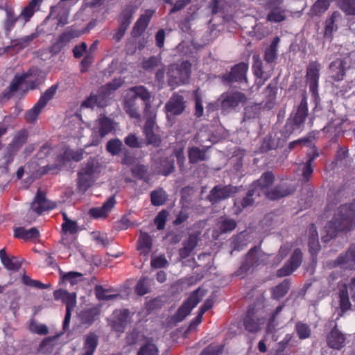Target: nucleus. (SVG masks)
<instances>
[{"label": "nucleus", "mask_w": 355, "mask_h": 355, "mask_svg": "<svg viewBox=\"0 0 355 355\" xmlns=\"http://www.w3.org/2000/svg\"><path fill=\"white\" fill-rule=\"evenodd\" d=\"M355 228V200L350 204L342 205L334 211V216L325 226L324 242L336 237L340 232H348Z\"/></svg>", "instance_id": "obj_1"}, {"label": "nucleus", "mask_w": 355, "mask_h": 355, "mask_svg": "<svg viewBox=\"0 0 355 355\" xmlns=\"http://www.w3.org/2000/svg\"><path fill=\"white\" fill-rule=\"evenodd\" d=\"M309 114L307 96L303 95L301 102L288 118L283 129L285 137L293 133H300L304 128L305 121Z\"/></svg>", "instance_id": "obj_2"}, {"label": "nucleus", "mask_w": 355, "mask_h": 355, "mask_svg": "<svg viewBox=\"0 0 355 355\" xmlns=\"http://www.w3.org/2000/svg\"><path fill=\"white\" fill-rule=\"evenodd\" d=\"M191 73V64L188 61L173 64L169 66L167 72L168 83L173 87L184 85L189 82Z\"/></svg>", "instance_id": "obj_3"}, {"label": "nucleus", "mask_w": 355, "mask_h": 355, "mask_svg": "<svg viewBox=\"0 0 355 355\" xmlns=\"http://www.w3.org/2000/svg\"><path fill=\"white\" fill-rule=\"evenodd\" d=\"M98 163L89 159L78 172L77 187L79 191L85 192L89 189L97 178Z\"/></svg>", "instance_id": "obj_4"}, {"label": "nucleus", "mask_w": 355, "mask_h": 355, "mask_svg": "<svg viewBox=\"0 0 355 355\" xmlns=\"http://www.w3.org/2000/svg\"><path fill=\"white\" fill-rule=\"evenodd\" d=\"M58 89V85L54 84L42 94L37 102L25 114L24 119L28 123H33L37 120L38 116L42 110L55 96Z\"/></svg>", "instance_id": "obj_5"}, {"label": "nucleus", "mask_w": 355, "mask_h": 355, "mask_svg": "<svg viewBox=\"0 0 355 355\" xmlns=\"http://www.w3.org/2000/svg\"><path fill=\"white\" fill-rule=\"evenodd\" d=\"M97 123L98 126L92 129L90 146H97L101 140L114 129L112 120L105 115H101Z\"/></svg>", "instance_id": "obj_6"}, {"label": "nucleus", "mask_w": 355, "mask_h": 355, "mask_svg": "<svg viewBox=\"0 0 355 355\" xmlns=\"http://www.w3.org/2000/svg\"><path fill=\"white\" fill-rule=\"evenodd\" d=\"M245 101L243 93L238 91H230L223 93L220 98V106L223 112L229 113L234 110L239 105Z\"/></svg>", "instance_id": "obj_7"}, {"label": "nucleus", "mask_w": 355, "mask_h": 355, "mask_svg": "<svg viewBox=\"0 0 355 355\" xmlns=\"http://www.w3.org/2000/svg\"><path fill=\"white\" fill-rule=\"evenodd\" d=\"M248 71V64L244 62L234 65L230 72H227L221 76L222 82L225 84L234 83H247L246 73Z\"/></svg>", "instance_id": "obj_8"}, {"label": "nucleus", "mask_w": 355, "mask_h": 355, "mask_svg": "<svg viewBox=\"0 0 355 355\" xmlns=\"http://www.w3.org/2000/svg\"><path fill=\"white\" fill-rule=\"evenodd\" d=\"M303 254L300 248L295 249L289 259L277 270V277H284L290 275L301 266Z\"/></svg>", "instance_id": "obj_9"}, {"label": "nucleus", "mask_w": 355, "mask_h": 355, "mask_svg": "<svg viewBox=\"0 0 355 355\" xmlns=\"http://www.w3.org/2000/svg\"><path fill=\"white\" fill-rule=\"evenodd\" d=\"M123 82L120 79H114L105 85L101 86L94 95L96 98L97 107H104L107 106L110 95L122 85Z\"/></svg>", "instance_id": "obj_10"}, {"label": "nucleus", "mask_w": 355, "mask_h": 355, "mask_svg": "<svg viewBox=\"0 0 355 355\" xmlns=\"http://www.w3.org/2000/svg\"><path fill=\"white\" fill-rule=\"evenodd\" d=\"M320 67V64L317 61H310L306 67V82L309 84V91L313 96L318 94Z\"/></svg>", "instance_id": "obj_11"}, {"label": "nucleus", "mask_w": 355, "mask_h": 355, "mask_svg": "<svg viewBox=\"0 0 355 355\" xmlns=\"http://www.w3.org/2000/svg\"><path fill=\"white\" fill-rule=\"evenodd\" d=\"M235 192L236 188L232 185H216L209 191V193L207 196V200L210 202L211 205H216L230 198Z\"/></svg>", "instance_id": "obj_12"}, {"label": "nucleus", "mask_w": 355, "mask_h": 355, "mask_svg": "<svg viewBox=\"0 0 355 355\" xmlns=\"http://www.w3.org/2000/svg\"><path fill=\"white\" fill-rule=\"evenodd\" d=\"M281 0H268L266 8L269 10L266 19L270 22L279 23L285 20L286 10L283 8Z\"/></svg>", "instance_id": "obj_13"}, {"label": "nucleus", "mask_w": 355, "mask_h": 355, "mask_svg": "<svg viewBox=\"0 0 355 355\" xmlns=\"http://www.w3.org/2000/svg\"><path fill=\"white\" fill-rule=\"evenodd\" d=\"M37 71L33 68L30 69L27 72L22 73L21 75H15L12 80L10 85L3 90L1 93L3 98L9 99L19 89L26 81V80L33 75H36Z\"/></svg>", "instance_id": "obj_14"}, {"label": "nucleus", "mask_w": 355, "mask_h": 355, "mask_svg": "<svg viewBox=\"0 0 355 355\" xmlns=\"http://www.w3.org/2000/svg\"><path fill=\"white\" fill-rule=\"evenodd\" d=\"M56 204L46 199V193L38 190L33 202L31 203L30 211L35 212L37 215L42 214L45 211L53 209Z\"/></svg>", "instance_id": "obj_15"}, {"label": "nucleus", "mask_w": 355, "mask_h": 355, "mask_svg": "<svg viewBox=\"0 0 355 355\" xmlns=\"http://www.w3.org/2000/svg\"><path fill=\"white\" fill-rule=\"evenodd\" d=\"M256 311V309L254 306H249L243 319V324L245 329L252 333L258 331L260 329V325L265 320L264 318L259 315L258 310L257 317Z\"/></svg>", "instance_id": "obj_16"}, {"label": "nucleus", "mask_w": 355, "mask_h": 355, "mask_svg": "<svg viewBox=\"0 0 355 355\" xmlns=\"http://www.w3.org/2000/svg\"><path fill=\"white\" fill-rule=\"evenodd\" d=\"M333 266H340L343 269L355 270V243L352 244L344 253H341L333 262Z\"/></svg>", "instance_id": "obj_17"}, {"label": "nucleus", "mask_w": 355, "mask_h": 355, "mask_svg": "<svg viewBox=\"0 0 355 355\" xmlns=\"http://www.w3.org/2000/svg\"><path fill=\"white\" fill-rule=\"evenodd\" d=\"M113 315L114 319L110 323L112 329L119 334L123 333L130 321V311L127 309L116 310Z\"/></svg>", "instance_id": "obj_18"}, {"label": "nucleus", "mask_w": 355, "mask_h": 355, "mask_svg": "<svg viewBox=\"0 0 355 355\" xmlns=\"http://www.w3.org/2000/svg\"><path fill=\"white\" fill-rule=\"evenodd\" d=\"M154 13L155 10L147 9L144 14L139 16L132 30V35L134 37H138L145 32Z\"/></svg>", "instance_id": "obj_19"}, {"label": "nucleus", "mask_w": 355, "mask_h": 355, "mask_svg": "<svg viewBox=\"0 0 355 355\" xmlns=\"http://www.w3.org/2000/svg\"><path fill=\"white\" fill-rule=\"evenodd\" d=\"M261 195L254 188L250 185V188L246 193V195L241 199H236L234 202V205L236 208V214H240L242 211L248 207H252L255 200L260 197Z\"/></svg>", "instance_id": "obj_20"}, {"label": "nucleus", "mask_w": 355, "mask_h": 355, "mask_svg": "<svg viewBox=\"0 0 355 355\" xmlns=\"http://www.w3.org/2000/svg\"><path fill=\"white\" fill-rule=\"evenodd\" d=\"M275 182V176L271 171L264 172L260 178L254 181L250 186L254 188L258 193L266 195V191H269L270 187Z\"/></svg>", "instance_id": "obj_21"}, {"label": "nucleus", "mask_w": 355, "mask_h": 355, "mask_svg": "<svg viewBox=\"0 0 355 355\" xmlns=\"http://www.w3.org/2000/svg\"><path fill=\"white\" fill-rule=\"evenodd\" d=\"M295 191V188L290 184L283 182L266 191V197L271 200H276L288 196Z\"/></svg>", "instance_id": "obj_22"}, {"label": "nucleus", "mask_w": 355, "mask_h": 355, "mask_svg": "<svg viewBox=\"0 0 355 355\" xmlns=\"http://www.w3.org/2000/svg\"><path fill=\"white\" fill-rule=\"evenodd\" d=\"M185 102L183 96L174 94L166 103L165 108L173 115H179L185 110Z\"/></svg>", "instance_id": "obj_23"}, {"label": "nucleus", "mask_w": 355, "mask_h": 355, "mask_svg": "<svg viewBox=\"0 0 355 355\" xmlns=\"http://www.w3.org/2000/svg\"><path fill=\"white\" fill-rule=\"evenodd\" d=\"M208 148V147L200 148L194 146L189 147L187 151L189 162L191 164H196L200 162L207 161L209 159L207 154Z\"/></svg>", "instance_id": "obj_24"}, {"label": "nucleus", "mask_w": 355, "mask_h": 355, "mask_svg": "<svg viewBox=\"0 0 355 355\" xmlns=\"http://www.w3.org/2000/svg\"><path fill=\"white\" fill-rule=\"evenodd\" d=\"M345 336L337 329V324L327 335V343L329 347L340 349L345 346Z\"/></svg>", "instance_id": "obj_25"}, {"label": "nucleus", "mask_w": 355, "mask_h": 355, "mask_svg": "<svg viewBox=\"0 0 355 355\" xmlns=\"http://www.w3.org/2000/svg\"><path fill=\"white\" fill-rule=\"evenodd\" d=\"M331 77L334 81H340L343 80L346 69L347 62L342 59H336L331 62L329 65Z\"/></svg>", "instance_id": "obj_26"}, {"label": "nucleus", "mask_w": 355, "mask_h": 355, "mask_svg": "<svg viewBox=\"0 0 355 355\" xmlns=\"http://www.w3.org/2000/svg\"><path fill=\"white\" fill-rule=\"evenodd\" d=\"M101 310L94 306L82 310L79 313V318L82 324L90 326L98 319Z\"/></svg>", "instance_id": "obj_27"}, {"label": "nucleus", "mask_w": 355, "mask_h": 355, "mask_svg": "<svg viewBox=\"0 0 355 355\" xmlns=\"http://www.w3.org/2000/svg\"><path fill=\"white\" fill-rule=\"evenodd\" d=\"M98 345V336L95 333L89 332L85 336L80 355H94Z\"/></svg>", "instance_id": "obj_28"}, {"label": "nucleus", "mask_w": 355, "mask_h": 355, "mask_svg": "<svg viewBox=\"0 0 355 355\" xmlns=\"http://www.w3.org/2000/svg\"><path fill=\"white\" fill-rule=\"evenodd\" d=\"M130 92L132 93L131 95L132 97H135L137 100L138 98H140L145 103V109H149L151 105L150 103V93L149 91L143 85L139 86H134L129 89Z\"/></svg>", "instance_id": "obj_29"}, {"label": "nucleus", "mask_w": 355, "mask_h": 355, "mask_svg": "<svg viewBox=\"0 0 355 355\" xmlns=\"http://www.w3.org/2000/svg\"><path fill=\"white\" fill-rule=\"evenodd\" d=\"M14 236L20 239L32 240L39 238L40 234L37 227H31L27 230L24 227H19L14 230Z\"/></svg>", "instance_id": "obj_30"}, {"label": "nucleus", "mask_w": 355, "mask_h": 355, "mask_svg": "<svg viewBox=\"0 0 355 355\" xmlns=\"http://www.w3.org/2000/svg\"><path fill=\"white\" fill-rule=\"evenodd\" d=\"M290 286V280L288 279H284L278 285L271 288V298L277 300H281L288 293Z\"/></svg>", "instance_id": "obj_31"}, {"label": "nucleus", "mask_w": 355, "mask_h": 355, "mask_svg": "<svg viewBox=\"0 0 355 355\" xmlns=\"http://www.w3.org/2000/svg\"><path fill=\"white\" fill-rule=\"evenodd\" d=\"M124 110L125 112L133 119H140V113L139 107L137 105V100L135 97L132 96H127L124 101Z\"/></svg>", "instance_id": "obj_32"}, {"label": "nucleus", "mask_w": 355, "mask_h": 355, "mask_svg": "<svg viewBox=\"0 0 355 355\" xmlns=\"http://www.w3.org/2000/svg\"><path fill=\"white\" fill-rule=\"evenodd\" d=\"M259 248L254 246L251 248L246 254V260L241 267V269L248 270L250 268L257 266L259 261L258 252Z\"/></svg>", "instance_id": "obj_33"}, {"label": "nucleus", "mask_w": 355, "mask_h": 355, "mask_svg": "<svg viewBox=\"0 0 355 355\" xmlns=\"http://www.w3.org/2000/svg\"><path fill=\"white\" fill-rule=\"evenodd\" d=\"M175 171V161L173 155L163 157L160 159L158 173L164 176H168Z\"/></svg>", "instance_id": "obj_34"}, {"label": "nucleus", "mask_w": 355, "mask_h": 355, "mask_svg": "<svg viewBox=\"0 0 355 355\" xmlns=\"http://www.w3.org/2000/svg\"><path fill=\"white\" fill-rule=\"evenodd\" d=\"M279 41V38L275 37L269 46L266 49L263 59L267 63H272L277 58V46Z\"/></svg>", "instance_id": "obj_35"}, {"label": "nucleus", "mask_w": 355, "mask_h": 355, "mask_svg": "<svg viewBox=\"0 0 355 355\" xmlns=\"http://www.w3.org/2000/svg\"><path fill=\"white\" fill-rule=\"evenodd\" d=\"M253 60H254V63L252 65V69L254 71V74L258 78L263 80V83H261V85H263L267 80H268L270 78V73L264 71V70L263 69L262 61L261 60V59L259 58V57L258 55L257 56L254 55Z\"/></svg>", "instance_id": "obj_36"}, {"label": "nucleus", "mask_w": 355, "mask_h": 355, "mask_svg": "<svg viewBox=\"0 0 355 355\" xmlns=\"http://www.w3.org/2000/svg\"><path fill=\"white\" fill-rule=\"evenodd\" d=\"M339 308L340 309V313H338L340 317L352 308L349 292L346 288H343L339 291Z\"/></svg>", "instance_id": "obj_37"}, {"label": "nucleus", "mask_w": 355, "mask_h": 355, "mask_svg": "<svg viewBox=\"0 0 355 355\" xmlns=\"http://www.w3.org/2000/svg\"><path fill=\"white\" fill-rule=\"evenodd\" d=\"M27 138L28 133L26 130L18 131L9 144V149L12 152H17L26 142Z\"/></svg>", "instance_id": "obj_38"}, {"label": "nucleus", "mask_w": 355, "mask_h": 355, "mask_svg": "<svg viewBox=\"0 0 355 355\" xmlns=\"http://www.w3.org/2000/svg\"><path fill=\"white\" fill-rule=\"evenodd\" d=\"M218 228L221 234L232 232L237 226L236 221L233 218L222 216L218 222Z\"/></svg>", "instance_id": "obj_39"}, {"label": "nucleus", "mask_w": 355, "mask_h": 355, "mask_svg": "<svg viewBox=\"0 0 355 355\" xmlns=\"http://www.w3.org/2000/svg\"><path fill=\"white\" fill-rule=\"evenodd\" d=\"M80 35L81 33L78 30L73 27H69L65 31L62 33L57 40L60 43L65 46L72 40L80 37Z\"/></svg>", "instance_id": "obj_40"}, {"label": "nucleus", "mask_w": 355, "mask_h": 355, "mask_svg": "<svg viewBox=\"0 0 355 355\" xmlns=\"http://www.w3.org/2000/svg\"><path fill=\"white\" fill-rule=\"evenodd\" d=\"M340 17L338 11L332 12L331 15L326 19L324 27V37H331L334 31H336L338 26L335 24L336 20Z\"/></svg>", "instance_id": "obj_41"}, {"label": "nucleus", "mask_w": 355, "mask_h": 355, "mask_svg": "<svg viewBox=\"0 0 355 355\" xmlns=\"http://www.w3.org/2000/svg\"><path fill=\"white\" fill-rule=\"evenodd\" d=\"M167 200L166 191L162 188H158L150 193L151 204L154 206H160Z\"/></svg>", "instance_id": "obj_42"}, {"label": "nucleus", "mask_w": 355, "mask_h": 355, "mask_svg": "<svg viewBox=\"0 0 355 355\" xmlns=\"http://www.w3.org/2000/svg\"><path fill=\"white\" fill-rule=\"evenodd\" d=\"M133 15L134 10L132 7L128 6L124 8L118 19L119 26L128 29L132 22Z\"/></svg>", "instance_id": "obj_43"}, {"label": "nucleus", "mask_w": 355, "mask_h": 355, "mask_svg": "<svg viewBox=\"0 0 355 355\" xmlns=\"http://www.w3.org/2000/svg\"><path fill=\"white\" fill-rule=\"evenodd\" d=\"M261 104H254L246 106L244 108L243 121L254 119L258 118L261 114Z\"/></svg>", "instance_id": "obj_44"}, {"label": "nucleus", "mask_w": 355, "mask_h": 355, "mask_svg": "<svg viewBox=\"0 0 355 355\" xmlns=\"http://www.w3.org/2000/svg\"><path fill=\"white\" fill-rule=\"evenodd\" d=\"M63 223L62 224V230L64 233H70L71 234H76L79 230V227L76 221L68 218L65 213L62 214Z\"/></svg>", "instance_id": "obj_45"}, {"label": "nucleus", "mask_w": 355, "mask_h": 355, "mask_svg": "<svg viewBox=\"0 0 355 355\" xmlns=\"http://www.w3.org/2000/svg\"><path fill=\"white\" fill-rule=\"evenodd\" d=\"M122 147V141L118 138H114L107 141L106 150L113 156L118 155L121 152Z\"/></svg>", "instance_id": "obj_46"}, {"label": "nucleus", "mask_w": 355, "mask_h": 355, "mask_svg": "<svg viewBox=\"0 0 355 355\" xmlns=\"http://www.w3.org/2000/svg\"><path fill=\"white\" fill-rule=\"evenodd\" d=\"M137 245L139 250H146L148 253L152 248V239L146 232H141L137 240Z\"/></svg>", "instance_id": "obj_47"}, {"label": "nucleus", "mask_w": 355, "mask_h": 355, "mask_svg": "<svg viewBox=\"0 0 355 355\" xmlns=\"http://www.w3.org/2000/svg\"><path fill=\"white\" fill-rule=\"evenodd\" d=\"M295 331L301 340L309 338L311 336V331L310 327L302 322L298 321L295 324Z\"/></svg>", "instance_id": "obj_48"}, {"label": "nucleus", "mask_w": 355, "mask_h": 355, "mask_svg": "<svg viewBox=\"0 0 355 355\" xmlns=\"http://www.w3.org/2000/svg\"><path fill=\"white\" fill-rule=\"evenodd\" d=\"M330 6V0H317L311 8L313 15H320L328 10Z\"/></svg>", "instance_id": "obj_49"}, {"label": "nucleus", "mask_w": 355, "mask_h": 355, "mask_svg": "<svg viewBox=\"0 0 355 355\" xmlns=\"http://www.w3.org/2000/svg\"><path fill=\"white\" fill-rule=\"evenodd\" d=\"M35 1V0H31L28 5L22 10L19 15V17L23 18L25 22H27L30 20V19L34 15L35 8L40 6V4L36 3Z\"/></svg>", "instance_id": "obj_50"}, {"label": "nucleus", "mask_w": 355, "mask_h": 355, "mask_svg": "<svg viewBox=\"0 0 355 355\" xmlns=\"http://www.w3.org/2000/svg\"><path fill=\"white\" fill-rule=\"evenodd\" d=\"M147 145H153L154 147H159L162 144V139L159 135L155 133L154 130L143 132Z\"/></svg>", "instance_id": "obj_51"}, {"label": "nucleus", "mask_w": 355, "mask_h": 355, "mask_svg": "<svg viewBox=\"0 0 355 355\" xmlns=\"http://www.w3.org/2000/svg\"><path fill=\"white\" fill-rule=\"evenodd\" d=\"M22 283L28 286L37 288L39 289H46L50 287V284H45L39 280L31 279L29 276L24 275L21 277Z\"/></svg>", "instance_id": "obj_52"}, {"label": "nucleus", "mask_w": 355, "mask_h": 355, "mask_svg": "<svg viewBox=\"0 0 355 355\" xmlns=\"http://www.w3.org/2000/svg\"><path fill=\"white\" fill-rule=\"evenodd\" d=\"M38 37L37 33H33L28 35L24 36L15 40L14 46L22 49L28 46L31 42Z\"/></svg>", "instance_id": "obj_53"}, {"label": "nucleus", "mask_w": 355, "mask_h": 355, "mask_svg": "<svg viewBox=\"0 0 355 355\" xmlns=\"http://www.w3.org/2000/svg\"><path fill=\"white\" fill-rule=\"evenodd\" d=\"M19 17H16L14 12L11 10L6 11V19L4 22V28L8 33L13 29Z\"/></svg>", "instance_id": "obj_54"}, {"label": "nucleus", "mask_w": 355, "mask_h": 355, "mask_svg": "<svg viewBox=\"0 0 355 355\" xmlns=\"http://www.w3.org/2000/svg\"><path fill=\"white\" fill-rule=\"evenodd\" d=\"M37 71V73L36 75H33L32 76L28 77L24 83L26 85V89H35L37 88L42 83V79L40 77V71L35 69Z\"/></svg>", "instance_id": "obj_55"}, {"label": "nucleus", "mask_w": 355, "mask_h": 355, "mask_svg": "<svg viewBox=\"0 0 355 355\" xmlns=\"http://www.w3.org/2000/svg\"><path fill=\"white\" fill-rule=\"evenodd\" d=\"M132 175L139 180H146L148 176V167L144 164H137L131 169Z\"/></svg>", "instance_id": "obj_56"}, {"label": "nucleus", "mask_w": 355, "mask_h": 355, "mask_svg": "<svg viewBox=\"0 0 355 355\" xmlns=\"http://www.w3.org/2000/svg\"><path fill=\"white\" fill-rule=\"evenodd\" d=\"M173 157H175L177 160V164L181 172L185 170V161L186 158L184 156V149L182 148H178L173 150Z\"/></svg>", "instance_id": "obj_57"}, {"label": "nucleus", "mask_w": 355, "mask_h": 355, "mask_svg": "<svg viewBox=\"0 0 355 355\" xmlns=\"http://www.w3.org/2000/svg\"><path fill=\"white\" fill-rule=\"evenodd\" d=\"M107 291V289L103 288L101 285H96L94 288L96 297L99 300H114L118 296L117 295H106L105 293Z\"/></svg>", "instance_id": "obj_58"}, {"label": "nucleus", "mask_w": 355, "mask_h": 355, "mask_svg": "<svg viewBox=\"0 0 355 355\" xmlns=\"http://www.w3.org/2000/svg\"><path fill=\"white\" fill-rule=\"evenodd\" d=\"M2 263L6 269L11 271H17L21 267V263L16 257H8L3 260Z\"/></svg>", "instance_id": "obj_59"}, {"label": "nucleus", "mask_w": 355, "mask_h": 355, "mask_svg": "<svg viewBox=\"0 0 355 355\" xmlns=\"http://www.w3.org/2000/svg\"><path fill=\"white\" fill-rule=\"evenodd\" d=\"M200 288L196 289L192 292L189 297L184 302V304L188 307L191 311L197 306L200 301V297L198 296Z\"/></svg>", "instance_id": "obj_60"}, {"label": "nucleus", "mask_w": 355, "mask_h": 355, "mask_svg": "<svg viewBox=\"0 0 355 355\" xmlns=\"http://www.w3.org/2000/svg\"><path fill=\"white\" fill-rule=\"evenodd\" d=\"M191 310L186 306V304H182L177 310L176 313L173 316V320L175 322H180L191 313Z\"/></svg>", "instance_id": "obj_61"}, {"label": "nucleus", "mask_w": 355, "mask_h": 355, "mask_svg": "<svg viewBox=\"0 0 355 355\" xmlns=\"http://www.w3.org/2000/svg\"><path fill=\"white\" fill-rule=\"evenodd\" d=\"M284 307V304H280L279 305L275 310L272 313L268 321V331H271L272 329H275V327L277 326V322H276V318L277 316L282 311Z\"/></svg>", "instance_id": "obj_62"}, {"label": "nucleus", "mask_w": 355, "mask_h": 355, "mask_svg": "<svg viewBox=\"0 0 355 355\" xmlns=\"http://www.w3.org/2000/svg\"><path fill=\"white\" fill-rule=\"evenodd\" d=\"M280 144V141H277L271 135L266 136L262 144V148L266 150L276 149Z\"/></svg>", "instance_id": "obj_63"}, {"label": "nucleus", "mask_w": 355, "mask_h": 355, "mask_svg": "<svg viewBox=\"0 0 355 355\" xmlns=\"http://www.w3.org/2000/svg\"><path fill=\"white\" fill-rule=\"evenodd\" d=\"M158 349L157 347L152 343H146L142 346L137 355H157Z\"/></svg>", "instance_id": "obj_64"}]
</instances>
